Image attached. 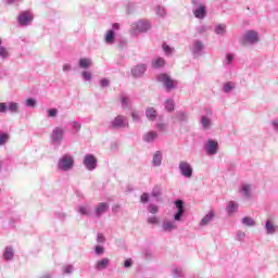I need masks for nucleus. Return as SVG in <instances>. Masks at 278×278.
Instances as JSON below:
<instances>
[{"mask_svg": "<svg viewBox=\"0 0 278 278\" xmlns=\"http://www.w3.org/2000/svg\"><path fill=\"white\" fill-rule=\"evenodd\" d=\"M64 129L62 126H56L52 129L50 134V142L52 147H61L62 142H64Z\"/></svg>", "mask_w": 278, "mask_h": 278, "instance_id": "nucleus-5", "label": "nucleus"}, {"mask_svg": "<svg viewBox=\"0 0 278 278\" xmlns=\"http://www.w3.org/2000/svg\"><path fill=\"white\" fill-rule=\"evenodd\" d=\"M146 117L148 118V121H157V111L155 110V108H148L146 110Z\"/></svg>", "mask_w": 278, "mask_h": 278, "instance_id": "nucleus-27", "label": "nucleus"}, {"mask_svg": "<svg viewBox=\"0 0 278 278\" xmlns=\"http://www.w3.org/2000/svg\"><path fill=\"white\" fill-rule=\"evenodd\" d=\"M77 212L80 216H89L90 215V206L89 205H80L77 208Z\"/></svg>", "mask_w": 278, "mask_h": 278, "instance_id": "nucleus-34", "label": "nucleus"}, {"mask_svg": "<svg viewBox=\"0 0 278 278\" xmlns=\"http://www.w3.org/2000/svg\"><path fill=\"white\" fill-rule=\"evenodd\" d=\"M47 114L48 118H55V116H58V109H49Z\"/></svg>", "mask_w": 278, "mask_h": 278, "instance_id": "nucleus-50", "label": "nucleus"}, {"mask_svg": "<svg viewBox=\"0 0 278 278\" xmlns=\"http://www.w3.org/2000/svg\"><path fill=\"white\" fill-rule=\"evenodd\" d=\"M176 118L180 123H186L188 121V113H186L184 111H178V112H176Z\"/></svg>", "mask_w": 278, "mask_h": 278, "instance_id": "nucleus-37", "label": "nucleus"}, {"mask_svg": "<svg viewBox=\"0 0 278 278\" xmlns=\"http://www.w3.org/2000/svg\"><path fill=\"white\" fill-rule=\"evenodd\" d=\"M121 103H122V106H123L124 109L129 108V97H127V96H122V97H121Z\"/></svg>", "mask_w": 278, "mask_h": 278, "instance_id": "nucleus-45", "label": "nucleus"}, {"mask_svg": "<svg viewBox=\"0 0 278 278\" xmlns=\"http://www.w3.org/2000/svg\"><path fill=\"white\" fill-rule=\"evenodd\" d=\"M216 218V212L210 211L201 220H200V227H207L212 220Z\"/></svg>", "mask_w": 278, "mask_h": 278, "instance_id": "nucleus-19", "label": "nucleus"}, {"mask_svg": "<svg viewBox=\"0 0 278 278\" xmlns=\"http://www.w3.org/2000/svg\"><path fill=\"white\" fill-rule=\"evenodd\" d=\"M100 86L102 88H108L110 86V79H108V78L100 79Z\"/></svg>", "mask_w": 278, "mask_h": 278, "instance_id": "nucleus-55", "label": "nucleus"}, {"mask_svg": "<svg viewBox=\"0 0 278 278\" xmlns=\"http://www.w3.org/2000/svg\"><path fill=\"white\" fill-rule=\"evenodd\" d=\"M149 225H160V217L157 216H150L147 219Z\"/></svg>", "mask_w": 278, "mask_h": 278, "instance_id": "nucleus-41", "label": "nucleus"}, {"mask_svg": "<svg viewBox=\"0 0 278 278\" xmlns=\"http://www.w3.org/2000/svg\"><path fill=\"white\" fill-rule=\"evenodd\" d=\"M204 151L206 155H216V153H218V141L214 139H208L204 143Z\"/></svg>", "mask_w": 278, "mask_h": 278, "instance_id": "nucleus-13", "label": "nucleus"}, {"mask_svg": "<svg viewBox=\"0 0 278 278\" xmlns=\"http://www.w3.org/2000/svg\"><path fill=\"white\" fill-rule=\"evenodd\" d=\"M131 118H132L134 123H140V115L138 114V112L134 111L131 113Z\"/></svg>", "mask_w": 278, "mask_h": 278, "instance_id": "nucleus-56", "label": "nucleus"}, {"mask_svg": "<svg viewBox=\"0 0 278 278\" xmlns=\"http://www.w3.org/2000/svg\"><path fill=\"white\" fill-rule=\"evenodd\" d=\"M73 71V66L71 64L65 63L63 64V73H71Z\"/></svg>", "mask_w": 278, "mask_h": 278, "instance_id": "nucleus-57", "label": "nucleus"}, {"mask_svg": "<svg viewBox=\"0 0 278 278\" xmlns=\"http://www.w3.org/2000/svg\"><path fill=\"white\" fill-rule=\"evenodd\" d=\"M216 36H225L227 34V25L217 24L214 28Z\"/></svg>", "mask_w": 278, "mask_h": 278, "instance_id": "nucleus-30", "label": "nucleus"}, {"mask_svg": "<svg viewBox=\"0 0 278 278\" xmlns=\"http://www.w3.org/2000/svg\"><path fill=\"white\" fill-rule=\"evenodd\" d=\"M8 134H0V147H3L8 142Z\"/></svg>", "mask_w": 278, "mask_h": 278, "instance_id": "nucleus-54", "label": "nucleus"}, {"mask_svg": "<svg viewBox=\"0 0 278 278\" xmlns=\"http://www.w3.org/2000/svg\"><path fill=\"white\" fill-rule=\"evenodd\" d=\"M81 77L85 81H90L92 79V73L89 71L81 72Z\"/></svg>", "mask_w": 278, "mask_h": 278, "instance_id": "nucleus-44", "label": "nucleus"}, {"mask_svg": "<svg viewBox=\"0 0 278 278\" xmlns=\"http://www.w3.org/2000/svg\"><path fill=\"white\" fill-rule=\"evenodd\" d=\"M240 194H242L243 199H251L253 197V185L251 184H241L239 188Z\"/></svg>", "mask_w": 278, "mask_h": 278, "instance_id": "nucleus-15", "label": "nucleus"}, {"mask_svg": "<svg viewBox=\"0 0 278 278\" xmlns=\"http://www.w3.org/2000/svg\"><path fill=\"white\" fill-rule=\"evenodd\" d=\"M3 260L5 262H12L14 260V248L8 245L3 252Z\"/></svg>", "mask_w": 278, "mask_h": 278, "instance_id": "nucleus-25", "label": "nucleus"}, {"mask_svg": "<svg viewBox=\"0 0 278 278\" xmlns=\"http://www.w3.org/2000/svg\"><path fill=\"white\" fill-rule=\"evenodd\" d=\"M121 29V24L114 23L113 24V31H118Z\"/></svg>", "mask_w": 278, "mask_h": 278, "instance_id": "nucleus-63", "label": "nucleus"}, {"mask_svg": "<svg viewBox=\"0 0 278 278\" xmlns=\"http://www.w3.org/2000/svg\"><path fill=\"white\" fill-rule=\"evenodd\" d=\"M263 229L266 236H275L278 231L277 222L273 217H267L264 222Z\"/></svg>", "mask_w": 278, "mask_h": 278, "instance_id": "nucleus-11", "label": "nucleus"}, {"mask_svg": "<svg viewBox=\"0 0 278 278\" xmlns=\"http://www.w3.org/2000/svg\"><path fill=\"white\" fill-rule=\"evenodd\" d=\"M148 212L150 214H157V212H160V207H157V205H155V204H149Z\"/></svg>", "mask_w": 278, "mask_h": 278, "instance_id": "nucleus-46", "label": "nucleus"}, {"mask_svg": "<svg viewBox=\"0 0 278 278\" xmlns=\"http://www.w3.org/2000/svg\"><path fill=\"white\" fill-rule=\"evenodd\" d=\"M237 86L238 85H236V83L233 81L224 83L222 87V92H224V94H231V92L236 90Z\"/></svg>", "mask_w": 278, "mask_h": 278, "instance_id": "nucleus-24", "label": "nucleus"}, {"mask_svg": "<svg viewBox=\"0 0 278 278\" xmlns=\"http://www.w3.org/2000/svg\"><path fill=\"white\" fill-rule=\"evenodd\" d=\"M200 129L202 131H210L214 127V112L212 109H204L200 116Z\"/></svg>", "mask_w": 278, "mask_h": 278, "instance_id": "nucleus-3", "label": "nucleus"}, {"mask_svg": "<svg viewBox=\"0 0 278 278\" xmlns=\"http://www.w3.org/2000/svg\"><path fill=\"white\" fill-rule=\"evenodd\" d=\"M0 114H8V103L0 102Z\"/></svg>", "mask_w": 278, "mask_h": 278, "instance_id": "nucleus-52", "label": "nucleus"}, {"mask_svg": "<svg viewBox=\"0 0 278 278\" xmlns=\"http://www.w3.org/2000/svg\"><path fill=\"white\" fill-rule=\"evenodd\" d=\"M34 22V13L31 11H22L17 16V23L21 27H28Z\"/></svg>", "mask_w": 278, "mask_h": 278, "instance_id": "nucleus-9", "label": "nucleus"}, {"mask_svg": "<svg viewBox=\"0 0 278 278\" xmlns=\"http://www.w3.org/2000/svg\"><path fill=\"white\" fill-rule=\"evenodd\" d=\"M162 194V189L160 187H154L152 189L151 195L154 197L155 199H157V197H160Z\"/></svg>", "mask_w": 278, "mask_h": 278, "instance_id": "nucleus-48", "label": "nucleus"}, {"mask_svg": "<svg viewBox=\"0 0 278 278\" xmlns=\"http://www.w3.org/2000/svg\"><path fill=\"white\" fill-rule=\"evenodd\" d=\"M178 170L181 177H185V179H192L194 168H192V164H190V162L180 161L178 164Z\"/></svg>", "mask_w": 278, "mask_h": 278, "instance_id": "nucleus-7", "label": "nucleus"}, {"mask_svg": "<svg viewBox=\"0 0 278 278\" xmlns=\"http://www.w3.org/2000/svg\"><path fill=\"white\" fill-rule=\"evenodd\" d=\"M241 223L244 227H256L257 226V222L255 220V218L251 217V216H245L241 219Z\"/></svg>", "mask_w": 278, "mask_h": 278, "instance_id": "nucleus-29", "label": "nucleus"}, {"mask_svg": "<svg viewBox=\"0 0 278 278\" xmlns=\"http://www.w3.org/2000/svg\"><path fill=\"white\" fill-rule=\"evenodd\" d=\"M56 218H60V220L66 219V213H56Z\"/></svg>", "mask_w": 278, "mask_h": 278, "instance_id": "nucleus-62", "label": "nucleus"}, {"mask_svg": "<svg viewBox=\"0 0 278 278\" xmlns=\"http://www.w3.org/2000/svg\"><path fill=\"white\" fill-rule=\"evenodd\" d=\"M192 5L197 7V5H202L203 3H201V0H191Z\"/></svg>", "mask_w": 278, "mask_h": 278, "instance_id": "nucleus-64", "label": "nucleus"}, {"mask_svg": "<svg viewBox=\"0 0 278 278\" xmlns=\"http://www.w3.org/2000/svg\"><path fill=\"white\" fill-rule=\"evenodd\" d=\"M36 103H37L36 99H34V98H28L25 101L26 108H36Z\"/></svg>", "mask_w": 278, "mask_h": 278, "instance_id": "nucleus-47", "label": "nucleus"}, {"mask_svg": "<svg viewBox=\"0 0 278 278\" xmlns=\"http://www.w3.org/2000/svg\"><path fill=\"white\" fill-rule=\"evenodd\" d=\"M236 238H237L238 242H242V240H244V238H247V233L242 230H238Z\"/></svg>", "mask_w": 278, "mask_h": 278, "instance_id": "nucleus-49", "label": "nucleus"}, {"mask_svg": "<svg viewBox=\"0 0 278 278\" xmlns=\"http://www.w3.org/2000/svg\"><path fill=\"white\" fill-rule=\"evenodd\" d=\"M156 128H157L160 131H165V129H166V124H164V123H159V124H156Z\"/></svg>", "mask_w": 278, "mask_h": 278, "instance_id": "nucleus-61", "label": "nucleus"}, {"mask_svg": "<svg viewBox=\"0 0 278 278\" xmlns=\"http://www.w3.org/2000/svg\"><path fill=\"white\" fill-rule=\"evenodd\" d=\"M151 29V23L147 20H140L131 24V35L138 36V34H144V31H149Z\"/></svg>", "mask_w": 278, "mask_h": 278, "instance_id": "nucleus-6", "label": "nucleus"}, {"mask_svg": "<svg viewBox=\"0 0 278 278\" xmlns=\"http://www.w3.org/2000/svg\"><path fill=\"white\" fill-rule=\"evenodd\" d=\"M238 207H240V204L236 201H229L226 204V212L228 214V216H233V214H236V212H238Z\"/></svg>", "mask_w": 278, "mask_h": 278, "instance_id": "nucleus-23", "label": "nucleus"}, {"mask_svg": "<svg viewBox=\"0 0 278 278\" xmlns=\"http://www.w3.org/2000/svg\"><path fill=\"white\" fill-rule=\"evenodd\" d=\"M157 81L163 85V88H165L167 92H170V90H176L177 86H179V81L173 79V77H170L168 74H160L157 76Z\"/></svg>", "mask_w": 278, "mask_h": 278, "instance_id": "nucleus-4", "label": "nucleus"}, {"mask_svg": "<svg viewBox=\"0 0 278 278\" xmlns=\"http://www.w3.org/2000/svg\"><path fill=\"white\" fill-rule=\"evenodd\" d=\"M164 108L166 112H173L175 110V100L173 99L165 100Z\"/></svg>", "mask_w": 278, "mask_h": 278, "instance_id": "nucleus-36", "label": "nucleus"}, {"mask_svg": "<svg viewBox=\"0 0 278 278\" xmlns=\"http://www.w3.org/2000/svg\"><path fill=\"white\" fill-rule=\"evenodd\" d=\"M129 127V119L125 115H117L111 121V129H126Z\"/></svg>", "mask_w": 278, "mask_h": 278, "instance_id": "nucleus-10", "label": "nucleus"}, {"mask_svg": "<svg viewBox=\"0 0 278 278\" xmlns=\"http://www.w3.org/2000/svg\"><path fill=\"white\" fill-rule=\"evenodd\" d=\"M71 126L75 134H79V131H81V123L74 121L71 123Z\"/></svg>", "mask_w": 278, "mask_h": 278, "instance_id": "nucleus-40", "label": "nucleus"}, {"mask_svg": "<svg viewBox=\"0 0 278 278\" xmlns=\"http://www.w3.org/2000/svg\"><path fill=\"white\" fill-rule=\"evenodd\" d=\"M260 42V33L257 30H247L242 35L243 45H257Z\"/></svg>", "mask_w": 278, "mask_h": 278, "instance_id": "nucleus-8", "label": "nucleus"}, {"mask_svg": "<svg viewBox=\"0 0 278 278\" xmlns=\"http://www.w3.org/2000/svg\"><path fill=\"white\" fill-rule=\"evenodd\" d=\"M94 253L96 255H103V253H105V249H103L101 245H96Z\"/></svg>", "mask_w": 278, "mask_h": 278, "instance_id": "nucleus-53", "label": "nucleus"}, {"mask_svg": "<svg viewBox=\"0 0 278 278\" xmlns=\"http://www.w3.org/2000/svg\"><path fill=\"white\" fill-rule=\"evenodd\" d=\"M164 160V155L162 154V151L157 150L152 155V166L155 168L162 166V161Z\"/></svg>", "mask_w": 278, "mask_h": 278, "instance_id": "nucleus-20", "label": "nucleus"}, {"mask_svg": "<svg viewBox=\"0 0 278 278\" xmlns=\"http://www.w3.org/2000/svg\"><path fill=\"white\" fill-rule=\"evenodd\" d=\"M75 168V156L71 153L61 155L56 162L59 173H71Z\"/></svg>", "mask_w": 278, "mask_h": 278, "instance_id": "nucleus-2", "label": "nucleus"}, {"mask_svg": "<svg viewBox=\"0 0 278 278\" xmlns=\"http://www.w3.org/2000/svg\"><path fill=\"white\" fill-rule=\"evenodd\" d=\"M207 14V9L204 4H198L195 9L193 10V15L195 18L203 20L204 16Z\"/></svg>", "mask_w": 278, "mask_h": 278, "instance_id": "nucleus-18", "label": "nucleus"}, {"mask_svg": "<svg viewBox=\"0 0 278 278\" xmlns=\"http://www.w3.org/2000/svg\"><path fill=\"white\" fill-rule=\"evenodd\" d=\"M97 242H99L100 244H103V242H105V237L103 236V233H98Z\"/></svg>", "mask_w": 278, "mask_h": 278, "instance_id": "nucleus-59", "label": "nucleus"}, {"mask_svg": "<svg viewBox=\"0 0 278 278\" xmlns=\"http://www.w3.org/2000/svg\"><path fill=\"white\" fill-rule=\"evenodd\" d=\"M134 264V261L131 258H128L124 262L125 268H131V265Z\"/></svg>", "mask_w": 278, "mask_h": 278, "instance_id": "nucleus-60", "label": "nucleus"}, {"mask_svg": "<svg viewBox=\"0 0 278 278\" xmlns=\"http://www.w3.org/2000/svg\"><path fill=\"white\" fill-rule=\"evenodd\" d=\"M162 49H163L165 55H172L173 51H175V48L168 46L166 42H163Z\"/></svg>", "mask_w": 278, "mask_h": 278, "instance_id": "nucleus-38", "label": "nucleus"}, {"mask_svg": "<svg viewBox=\"0 0 278 278\" xmlns=\"http://www.w3.org/2000/svg\"><path fill=\"white\" fill-rule=\"evenodd\" d=\"M97 156L93 154H86L83 160V164L87 170H94L97 168Z\"/></svg>", "mask_w": 278, "mask_h": 278, "instance_id": "nucleus-14", "label": "nucleus"}, {"mask_svg": "<svg viewBox=\"0 0 278 278\" xmlns=\"http://www.w3.org/2000/svg\"><path fill=\"white\" fill-rule=\"evenodd\" d=\"M233 60H236V54L227 53L223 62L224 66H231V64H233Z\"/></svg>", "mask_w": 278, "mask_h": 278, "instance_id": "nucleus-33", "label": "nucleus"}, {"mask_svg": "<svg viewBox=\"0 0 278 278\" xmlns=\"http://www.w3.org/2000/svg\"><path fill=\"white\" fill-rule=\"evenodd\" d=\"M110 210V204L108 202H100L94 207V214L97 218H101Z\"/></svg>", "mask_w": 278, "mask_h": 278, "instance_id": "nucleus-16", "label": "nucleus"}, {"mask_svg": "<svg viewBox=\"0 0 278 278\" xmlns=\"http://www.w3.org/2000/svg\"><path fill=\"white\" fill-rule=\"evenodd\" d=\"M9 55L10 53H8V49H5L4 47H0V58L5 60L7 58H9Z\"/></svg>", "mask_w": 278, "mask_h": 278, "instance_id": "nucleus-51", "label": "nucleus"}, {"mask_svg": "<svg viewBox=\"0 0 278 278\" xmlns=\"http://www.w3.org/2000/svg\"><path fill=\"white\" fill-rule=\"evenodd\" d=\"M141 203H149V193H143L140 198Z\"/></svg>", "mask_w": 278, "mask_h": 278, "instance_id": "nucleus-58", "label": "nucleus"}, {"mask_svg": "<svg viewBox=\"0 0 278 278\" xmlns=\"http://www.w3.org/2000/svg\"><path fill=\"white\" fill-rule=\"evenodd\" d=\"M73 270H75V267H73V265H65L63 267V275H73Z\"/></svg>", "mask_w": 278, "mask_h": 278, "instance_id": "nucleus-43", "label": "nucleus"}, {"mask_svg": "<svg viewBox=\"0 0 278 278\" xmlns=\"http://www.w3.org/2000/svg\"><path fill=\"white\" fill-rule=\"evenodd\" d=\"M270 127L275 134H278V117L270 121Z\"/></svg>", "mask_w": 278, "mask_h": 278, "instance_id": "nucleus-42", "label": "nucleus"}, {"mask_svg": "<svg viewBox=\"0 0 278 278\" xmlns=\"http://www.w3.org/2000/svg\"><path fill=\"white\" fill-rule=\"evenodd\" d=\"M110 266V258L104 257L98 260L94 264V269L98 271L105 270Z\"/></svg>", "mask_w": 278, "mask_h": 278, "instance_id": "nucleus-22", "label": "nucleus"}, {"mask_svg": "<svg viewBox=\"0 0 278 278\" xmlns=\"http://www.w3.org/2000/svg\"><path fill=\"white\" fill-rule=\"evenodd\" d=\"M154 12L156 16H160V18H166V8L162 7L161 4H157L154 8Z\"/></svg>", "mask_w": 278, "mask_h": 278, "instance_id": "nucleus-32", "label": "nucleus"}, {"mask_svg": "<svg viewBox=\"0 0 278 278\" xmlns=\"http://www.w3.org/2000/svg\"><path fill=\"white\" fill-rule=\"evenodd\" d=\"M165 64H166V61L164 60V58H157L152 61L153 68H162V66H164Z\"/></svg>", "mask_w": 278, "mask_h": 278, "instance_id": "nucleus-35", "label": "nucleus"}, {"mask_svg": "<svg viewBox=\"0 0 278 278\" xmlns=\"http://www.w3.org/2000/svg\"><path fill=\"white\" fill-rule=\"evenodd\" d=\"M190 51L193 58H201V55H203V51H205V43L199 39H195L191 43Z\"/></svg>", "mask_w": 278, "mask_h": 278, "instance_id": "nucleus-12", "label": "nucleus"}, {"mask_svg": "<svg viewBox=\"0 0 278 278\" xmlns=\"http://www.w3.org/2000/svg\"><path fill=\"white\" fill-rule=\"evenodd\" d=\"M114 40H116V33H114V29L108 30L104 36V42L106 45H114Z\"/></svg>", "mask_w": 278, "mask_h": 278, "instance_id": "nucleus-28", "label": "nucleus"}, {"mask_svg": "<svg viewBox=\"0 0 278 278\" xmlns=\"http://www.w3.org/2000/svg\"><path fill=\"white\" fill-rule=\"evenodd\" d=\"M172 275L175 278H180V277H184V271L179 267H174L172 268Z\"/></svg>", "mask_w": 278, "mask_h": 278, "instance_id": "nucleus-39", "label": "nucleus"}, {"mask_svg": "<svg viewBox=\"0 0 278 278\" xmlns=\"http://www.w3.org/2000/svg\"><path fill=\"white\" fill-rule=\"evenodd\" d=\"M7 106L10 114H18L21 112V104L18 102L11 101L7 103Z\"/></svg>", "mask_w": 278, "mask_h": 278, "instance_id": "nucleus-26", "label": "nucleus"}, {"mask_svg": "<svg viewBox=\"0 0 278 278\" xmlns=\"http://www.w3.org/2000/svg\"><path fill=\"white\" fill-rule=\"evenodd\" d=\"M174 204L177 212L174 214V219H164L162 224V231H164V233H173V231L178 228L177 223H181L184 214H186V207L184 206L182 200H176Z\"/></svg>", "mask_w": 278, "mask_h": 278, "instance_id": "nucleus-1", "label": "nucleus"}, {"mask_svg": "<svg viewBox=\"0 0 278 278\" xmlns=\"http://www.w3.org/2000/svg\"><path fill=\"white\" fill-rule=\"evenodd\" d=\"M80 68H90L92 66V59L83 58L78 62Z\"/></svg>", "mask_w": 278, "mask_h": 278, "instance_id": "nucleus-31", "label": "nucleus"}, {"mask_svg": "<svg viewBox=\"0 0 278 278\" xmlns=\"http://www.w3.org/2000/svg\"><path fill=\"white\" fill-rule=\"evenodd\" d=\"M147 73V65L146 64H139L131 70L132 77H142Z\"/></svg>", "mask_w": 278, "mask_h": 278, "instance_id": "nucleus-21", "label": "nucleus"}, {"mask_svg": "<svg viewBox=\"0 0 278 278\" xmlns=\"http://www.w3.org/2000/svg\"><path fill=\"white\" fill-rule=\"evenodd\" d=\"M159 134L157 130H150L142 136L143 142H147L148 144H153L155 140H157Z\"/></svg>", "mask_w": 278, "mask_h": 278, "instance_id": "nucleus-17", "label": "nucleus"}]
</instances>
